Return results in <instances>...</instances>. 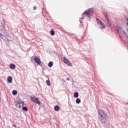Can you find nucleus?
Here are the masks:
<instances>
[{
  "label": "nucleus",
  "mask_w": 128,
  "mask_h": 128,
  "mask_svg": "<svg viewBox=\"0 0 128 128\" xmlns=\"http://www.w3.org/2000/svg\"><path fill=\"white\" fill-rule=\"evenodd\" d=\"M10 68L11 70H14L16 68V64H12L10 65Z\"/></svg>",
  "instance_id": "obj_10"
},
{
  "label": "nucleus",
  "mask_w": 128,
  "mask_h": 128,
  "mask_svg": "<svg viewBox=\"0 0 128 128\" xmlns=\"http://www.w3.org/2000/svg\"><path fill=\"white\" fill-rule=\"evenodd\" d=\"M116 30L118 32V34H120V32H122V27H120L118 26H116Z\"/></svg>",
  "instance_id": "obj_7"
},
{
  "label": "nucleus",
  "mask_w": 128,
  "mask_h": 128,
  "mask_svg": "<svg viewBox=\"0 0 128 128\" xmlns=\"http://www.w3.org/2000/svg\"><path fill=\"white\" fill-rule=\"evenodd\" d=\"M0 38H2V40L4 38V35H2V34L1 33H0Z\"/></svg>",
  "instance_id": "obj_23"
},
{
  "label": "nucleus",
  "mask_w": 128,
  "mask_h": 128,
  "mask_svg": "<svg viewBox=\"0 0 128 128\" xmlns=\"http://www.w3.org/2000/svg\"><path fill=\"white\" fill-rule=\"evenodd\" d=\"M24 106V102H17L16 104V106L18 108H22V106Z\"/></svg>",
  "instance_id": "obj_6"
},
{
  "label": "nucleus",
  "mask_w": 128,
  "mask_h": 128,
  "mask_svg": "<svg viewBox=\"0 0 128 128\" xmlns=\"http://www.w3.org/2000/svg\"><path fill=\"white\" fill-rule=\"evenodd\" d=\"M6 46H10V40L8 39H6Z\"/></svg>",
  "instance_id": "obj_20"
},
{
  "label": "nucleus",
  "mask_w": 128,
  "mask_h": 128,
  "mask_svg": "<svg viewBox=\"0 0 128 128\" xmlns=\"http://www.w3.org/2000/svg\"><path fill=\"white\" fill-rule=\"evenodd\" d=\"M126 20H128V18H126Z\"/></svg>",
  "instance_id": "obj_27"
},
{
  "label": "nucleus",
  "mask_w": 128,
  "mask_h": 128,
  "mask_svg": "<svg viewBox=\"0 0 128 128\" xmlns=\"http://www.w3.org/2000/svg\"><path fill=\"white\" fill-rule=\"evenodd\" d=\"M34 60L35 62H36L38 64H42V61H40V59L39 58H38V57H36L34 58Z\"/></svg>",
  "instance_id": "obj_8"
},
{
  "label": "nucleus",
  "mask_w": 128,
  "mask_h": 128,
  "mask_svg": "<svg viewBox=\"0 0 128 128\" xmlns=\"http://www.w3.org/2000/svg\"><path fill=\"white\" fill-rule=\"evenodd\" d=\"M76 104H80V99L79 98H78L76 100Z\"/></svg>",
  "instance_id": "obj_17"
},
{
  "label": "nucleus",
  "mask_w": 128,
  "mask_h": 128,
  "mask_svg": "<svg viewBox=\"0 0 128 128\" xmlns=\"http://www.w3.org/2000/svg\"><path fill=\"white\" fill-rule=\"evenodd\" d=\"M14 126L16 128V125H14Z\"/></svg>",
  "instance_id": "obj_26"
},
{
  "label": "nucleus",
  "mask_w": 128,
  "mask_h": 128,
  "mask_svg": "<svg viewBox=\"0 0 128 128\" xmlns=\"http://www.w3.org/2000/svg\"><path fill=\"white\" fill-rule=\"evenodd\" d=\"M46 82L47 84V86H50V80H46Z\"/></svg>",
  "instance_id": "obj_21"
},
{
  "label": "nucleus",
  "mask_w": 128,
  "mask_h": 128,
  "mask_svg": "<svg viewBox=\"0 0 128 128\" xmlns=\"http://www.w3.org/2000/svg\"><path fill=\"white\" fill-rule=\"evenodd\" d=\"M67 80H70V79L69 78H67Z\"/></svg>",
  "instance_id": "obj_25"
},
{
  "label": "nucleus",
  "mask_w": 128,
  "mask_h": 128,
  "mask_svg": "<svg viewBox=\"0 0 128 128\" xmlns=\"http://www.w3.org/2000/svg\"><path fill=\"white\" fill-rule=\"evenodd\" d=\"M96 20L98 24H99V26H101L99 27L100 30H104V28H106V26L104 24V23L102 22V20H100L98 19V18H96Z\"/></svg>",
  "instance_id": "obj_3"
},
{
  "label": "nucleus",
  "mask_w": 128,
  "mask_h": 128,
  "mask_svg": "<svg viewBox=\"0 0 128 128\" xmlns=\"http://www.w3.org/2000/svg\"><path fill=\"white\" fill-rule=\"evenodd\" d=\"M22 106V110H24L25 112H28V108L24 106Z\"/></svg>",
  "instance_id": "obj_15"
},
{
  "label": "nucleus",
  "mask_w": 128,
  "mask_h": 128,
  "mask_svg": "<svg viewBox=\"0 0 128 128\" xmlns=\"http://www.w3.org/2000/svg\"><path fill=\"white\" fill-rule=\"evenodd\" d=\"M98 118L102 124H104L106 122L108 114L104 112L102 110H98Z\"/></svg>",
  "instance_id": "obj_1"
},
{
  "label": "nucleus",
  "mask_w": 128,
  "mask_h": 128,
  "mask_svg": "<svg viewBox=\"0 0 128 128\" xmlns=\"http://www.w3.org/2000/svg\"><path fill=\"white\" fill-rule=\"evenodd\" d=\"M31 100L34 102V104H37L40 105V101L38 100V98H30Z\"/></svg>",
  "instance_id": "obj_5"
},
{
  "label": "nucleus",
  "mask_w": 128,
  "mask_h": 128,
  "mask_svg": "<svg viewBox=\"0 0 128 128\" xmlns=\"http://www.w3.org/2000/svg\"><path fill=\"white\" fill-rule=\"evenodd\" d=\"M106 22H107V24H108V26H110V27L112 26V22H110V20H107Z\"/></svg>",
  "instance_id": "obj_13"
},
{
  "label": "nucleus",
  "mask_w": 128,
  "mask_h": 128,
  "mask_svg": "<svg viewBox=\"0 0 128 128\" xmlns=\"http://www.w3.org/2000/svg\"><path fill=\"white\" fill-rule=\"evenodd\" d=\"M80 24H82V21L80 22Z\"/></svg>",
  "instance_id": "obj_29"
},
{
  "label": "nucleus",
  "mask_w": 128,
  "mask_h": 128,
  "mask_svg": "<svg viewBox=\"0 0 128 128\" xmlns=\"http://www.w3.org/2000/svg\"><path fill=\"white\" fill-rule=\"evenodd\" d=\"M52 66H54V64L52 63V62H49L48 64V66H49V68H52Z\"/></svg>",
  "instance_id": "obj_16"
},
{
  "label": "nucleus",
  "mask_w": 128,
  "mask_h": 128,
  "mask_svg": "<svg viewBox=\"0 0 128 128\" xmlns=\"http://www.w3.org/2000/svg\"><path fill=\"white\" fill-rule=\"evenodd\" d=\"M54 110L56 112H58V110H60V106H55L54 107Z\"/></svg>",
  "instance_id": "obj_11"
},
{
  "label": "nucleus",
  "mask_w": 128,
  "mask_h": 128,
  "mask_svg": "<svg viewBox=\"0 0 128 128\" xmlns=\"http://www.w3.org/2000/svg\"><path fill=\"white\" fill-rule=\"evenodd\" d=\"M74 98H78V92H75L74 93Z\"/></svg>",
  "instance_id": "obj_12"
},
{
  "label": "nucleus",
  "mask_w": 128,
  "mask_h": 128,
  "mask_svg": "<svg viewBox=\"0 0 128 128\" xmlns=\"http://www.w3.org/2000/svg\"><path fill=\"white\" fill-rule=\"evenodd\" d=\"M126 104H128V102Z\"/></svg>",
  "instance_id": "obj_30"
},
{
  "label": "nucleus",
  "mask_w": 128,
  "mask_h": 128,
  "mask_svg": "<svg viewBox=\"0 0 128 128\" xmlns=\"http://www.w3.org/2000/svg\"><path fill=\"white\" fill-rule=\"evenodd\" d=\"M34 10H36V6H34Z\"/></svg>",
  "instance_id": "obj_24"
},
{
  "label": "nucleus",
  "mask_w": 128,
  "mask_h": 128,
  "mask_svg": "<svg viewBox=\"0 0 128 128\" xmlns=\"http://www.w3.org/2000/svg\"><path fill=\"white\" fill-rule=\"evenodd\" d=\"M12 94L13 96H16L18 94V91H16V90H14L12 92Z\"/></svg>",
  "instance_id": "obj_14"
},
{
  "label": "nucleus",
  "mask_w": 128,
  "mask_h": 128,
  "mask_svg": "<svg viewBox=\"0 0 128 128\" xmlns=\"http://www.w3.org/2000/svg\"><path fill=\"white\" fill-rule=\"evenodd\" d=\"M104 15L105 16V18L106 20H108V14L106 13H104Z\"/></svg>",
  "instance_id": "obj_18"
},
{
  "label": "nucleus",
  "mask_w": 128,
  "mask_h": 128,
  "mask_svg": "<svg viewBox=\"0 0 128 128\" xmlns=\"http://www.w3.org/2000/svg\"><path fill=\"white\" fill-rule=\"evenodd\" d=\"M2 26L4 28H6V26H4V22H1Z\"/></svg>",
  "instance_id": "obj_22"
},
{
  "label": "nucleus",
  "mask_w": 128,
  "mask_h": 128,
  "mask_svg": "<svg viewBox=\"0 0 128 128\" xmlns=\"http://www.w3.org/2000/svg\"><path fill=\"white\" fill-rule=\"evenodd\" d=\"M42 10H44V8H42Z\"/></svg>",
  "instance_id": "obj_31"
},
{
  "label": "nucleus",
  "mask_w": 128,
  "mask_h": 128,
  "mask_svg": "<svg viewBox=\"0 0 128 128\" xmlns=\"http://www.w3.org/2000/svg\"><path fill=\"white\" fill-rule=\"evenodd\" d=\"M43 6H44V4H43Z\"/></svg>",
  "instance_id": "obj_28"
},
{
  "label": "nucleus",
  "mask_w": 128,
  "mask_h": 128,
  "mask_svg": "<svg viewBox=\"0 0 128 128\" xmlns=\"http://www.w3.org/2000/svg\"><path fill=\"white\" fill-rule=\"evenodd\" d=\"M50 34L51 36H54L55 32H54V30H51L50 32Z\"/></svg>",
  "instance_id": "obj_19"
},
{
  "label": "nucleus",
  "mask_w": 128,
  "mask_h": 128,
  "mask_svg": "<svg viewBox=\"0 0 128 128\" xmlns=\"http://www.w3.org/2000/svg\"><path fill=\"white\" fill-rule=\"evenodd\" d=\"M94 14V10L92 8H90L88 10H86V11L82 14V20H84V18H86L90 22V16Z\"/></svg>",
  "instance_id": "obj_2"
},
{
  "label": "nucleus",
  "mask_w": 128,
  "mask_h": 128,
  "mask_svg": "<svg viewBox=\"0 0 128 128\" xmlns=\"http://www.w3.org/2000/svg\"><path fill=\"white\" fill-rule=\"evenodd\" d=\"M63 62L64 64H67L69 66H72V62H70V60H68V58H66V57H64L63 58Z\"/></svg>",
  "instance_id": "obj_4"
},
{
  "label": "nucleus",
  "mask_w": 128,
  "mask_h": 128,
  "mask_svg": "<svg viewBox=\"0 0 128 128\" xmlns=\"http://www.w3.org/2000/svg\"><path fill=\"white\" fill-rule=\"evenodd\" d=\"M8 82L9 84L12 82V77L9 76L8 78Z\"/></svg>",
  "instance_id": "obj_9"
}]
</instances>
